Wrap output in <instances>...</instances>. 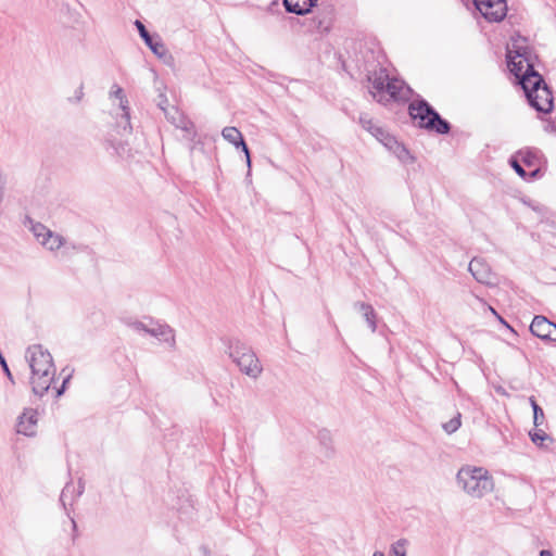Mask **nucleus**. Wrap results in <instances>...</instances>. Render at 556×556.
<instances>
[{
  "label": "nucleus",
  "mask_w": 556,
  "mask_h": 556,
  "mask_svg": "<svg viewBox=\"0 0 556 556\" xmlns=\"http://www.w3.org/2000/svg\"><path fill=\"white\" fill-rule=\"evenodd\" d=\"M110 96L112 98H116L119 100V108L122 110V115H121V121L118 122V126L123 127L124 131L131 132L132 128L130 125V113H129L128 100L124 93L123 88H121L117 85H114L112 87Z\"/></svg>",
  "instance_id": "13"
},
{
  "label": "nucleus",
  "mask_w": 556,
  "mask_h": 556,
  "mask_svg": "<svg viewBox=\"0 0 556 556\" xmlns=\"http://www.w3.org/2000/svg\"><path fill=\"white\" fill-rule=\"evenodd\" d=\"M317 1L309 3V0H283L286 11L298 15H305L311 12L312 8L315 7Z\"/></svg>",
  "instance_id": "18"
},
{
  "label": "nucleus",
  "mask_w": 556,
  "mask_h": 556,
  "mask_svg": "<svg viewBox=\"0 0 556 556\" xmlns=\"http://www.w3.org/2000/svg\"><path fill=\"white\" fill-rule=\"evenodd\" d=\"M384 92L395 102H408L413 99L414 90L402 79L392 74L384 64Z\"/></svg>",
  "instance_id": "6"
},
{
  "label": "nucleus",
  "mask_w": 556,
  "mask_h": 556,
  "mask_svg": "<svg viewBox=\"0 0 556 556\" xmlns=\"http://www.w3.org/2000/svg\"><path fill=\"white\" fill-rule=\"evenodd\" d=\"M544 412L540 406H535V409L533 412V424L535 427H539L544 421Z\"/></svg>",
  "instance_id": "31"
},
{
  "label": "nucleus",
  "mask_w": 556,
  "mask_h": 556,
  "mask_svg": "<svg viewBox=\"0 0 556 556\" xmlns=\"http://www.w3.org/2000/svg\"><path fill=\"white\" fill-rule=\"evenodd\" d=\"M384 148L391 150L403 164H410L414 162V157L410 155L409 151L389 135H384Z\"/></svg>",
  "instance_id": "15"
},
{
  "label": "nucleus",
  "mask_w": 556,
  "mask_h": 556,
  "mask_svg": "<svg viewBox=\"0 0 556 556\" xmlns=\"http://www.w3.org/2000/svg\"><path fill=\"white\" fill-rule=\"evenodd\" d=\"M157 105L163 112L168 109V101L165 94L159 96Z\"/></svg>",
  "instance_id": "35"
},
{
  "label": "nucleus",
  "mask_w": 556,
  "mask_h": 556,
  "mask_svg": "<svg viewBox=\"0 0 556 556\" xmlns=\"http://www.w3.org/2000/svg\"><path fill=\"white\" fill-rule=\"evenodd\" d=\"M460 426H462V414L457 413L452 419L444 422L442 425V428L446 433L452 434V433L456 432Z\"/></svg>",
  "instance_id": "27"
},
{
  "label": "nucleus",
  "mask_w": 556,
  "mask_h": 556,
  "mask_svg": "<svg viewBox=\"0 0 556 556\" xmlns=\"http://www.w3.org/2000/svg\"><path fill=\"white\" fill-rule=\"evenodd\" d=\"M222 136L225 140H227L229 143L233 144L236 148H241L242 152L245 155L247 165L249 168H251V155L250 150L243 139L242 134L239 131L236 127H225L222 130Z\"/></svg>",
  "instance_id": "14"
},
{
  "label": "nucleus",
  "mask_w": 556,
  "mask_h": 556,
  "mask_svg": "<svg viewBox=\"0 0 556 556\" xmlns=\"http://www.w3.org/2000/svg\"><path fill=\"white\" fill-rule=\"evenodd\" d=\"M533 336L544 340L556 342V325L544 316H535L530 325Z\"/></svg>",
  "instance_id": "8"
},
{
  "label": "nucleus",
  "mask_w": 556,
  "mask_h": 556,
  "mask_svg": "<svg viewBox=\"0 0 556 556\" xmlns=\"http://www.w3.org/2000/svg\"><path fill=\"white\" fill-rule=\"evenodd\" d=\"M518 157L520 159V161L528 167H531L533 168L530 176L531 177H535L539 173V168L536 167L538 165V151H532V150H520L518 152Z\"/></svg>",
  "instance_id": "21"
},
{
  "label": "nucleus",
  "mask_w": 556,
  "mask_h": 556,
  "mask_svg": "<svg viewBox=\"0 0 556 556\" xmlns=\"http://www.w3.org/2000/svg\"><path fill=\"white\" fill-rule=\"evenodd\" d=\"M477 10L489 22H500L507 13L506 0H473Z\"/></svg>",
  "instance_id": "7"
},
{
  "label": "nucleus",
  "mask_w": 556,
  "mask_h": 556,
  "mask_svg": "<svg viewBox=\"0 0 556 556\" xmlns=\"http://www.w3.org/2000/svg\"><path fill=\"white\" fill-rule=\"evenodd\" d=\"M508 65L516 77L520 78V85L528 98L529 93L539 91V88L545 84L543 77L533 70V66L523 59V55L517 52L516 56L508 52Z\"/></svg>",
  "instance_id": "5"
},
{
  "label": "nucleus",
  "mask_w": 556,
  "mask_h": 556,
  "mask_svg": "<svg viewBox=\"0 0 556 556\" xmlns=\"http://www.w3.org/2000/svg\"><path fill=\"white\" fill-rule=\"evenodd\" d=\"M202 551H203V554H204L205 556H208V555H210V552H208V549H207L206 547H202Z\"/></svg>",
  "instance_id": "41"
},
{
  "label": "nucleus",
  "mask_w": 556,
  "mask_h": 556,
  "mask_svg": "<svg viewBox=\"0 0 556 556\" xmlns=\"http://www.w3.org/2000/svg\"><path fill=\"white\" fill-rule=\"evenodd\" d=\"M354 308L358 311L367 323L368 328L375 332L377 329L376 313L371 305L364 302H356Z\"/></svg>",
  "instance_id": "20"
},
{
  "label": "nucleus",
  "mask_w": 556,
  "mask_h": 556,
  "mask_svg": "<svg viewBox=\"0 0 556 556\" xmlns=\"http://www.w3.org/2000/svg\"><path fill=\"white\" fill-rule=\"evenodd\" d=\"M70 379H71V375H67V376L64 378V380H63V383H62L61 388H59V389L56 390V395H58V396H60V395H62V394L64 393V391H65V387H66V383L70 381Z\"/></svg>",
  "instance_id": "36"
},
{
  "label": "nucleus",
  "mask_w": 556,
  "mask_h": 556,
  "mask_svg": "<svg viewBox=\"0 0 556 556\" xmlns=\"http://www.w3.org/2000/svg\"><path fill=\"white\" fill-rule=\"evenodd\" d=\"M314 26L320 33H327L331 27V17L314 20Z\"/></svg>",
  "instance_id": "30"
},
{
  "label": "nucleus",
  "mask_w": 556,
  "mask_h": 556,
  "mask_svg": "<svg viewBox=\"0 0 556 556\" xmlns=\"http://www.w3.org/2000/svg\"><path fill=\"white\" fill-rule=\"evenodd\" d=\"M490 309H491V313H493L494 315H497V313L495 312V309L493 307L490 306Z\"/></svg>",
  "instance_id": "43"
},
{
  "label": "nucleus",
  "mask_w": 556,
  "mask_h": 556,
  "mask_svg": "<svg viewBox=\"0 0 556 556\" xmlns=\"http://www.w3.org/2000/svg\"><path fill=\"white\" fill-rule=\"evenodd\" d=\"M148 334L167 343L172 350L176 349L175 330L169 325L150 319Z\"/></svg>",
  "instance_id": "12"
},
{
  "label": "nucleus",
  "mask_w": 556,
  "mask_h": 556,
  "mask_svg": "<svg viewBox=\"0 0 556 556\" xmlns=\"http://www.w3.org/2000/svg\"><path fill=\"white\" fill-rule=\"evenodd\" d=\"M26 361L31 369L30 383L36 395H45L54 381L55 368L48 350L35 344L26 350Z\"/></svg>",
  "instance_id": "1"
},
{
  "label": "nucleus",
  "mask_w": 556,
  "mask_h": 556,
  "mask_svg": "<svg viewBox=\"0 0 556 556\" xmlns=\"http://www.w3.org/2000/svg\"><path fill=\"white\" fill-rule=\"evenodd\" d=\"M408 542L405 539L397 540L392 544L390 556H406Z\"/></svg>",
  "instance_id": "28"
},
{
  "label": "nucleus",
  "mask_w": 556,
  "mask_h": 556,
  "mask_svg": "<svg viewBox=\"0 0 556 556\" xmlns=\"http://www.w3.org/2000/svg\"><path fill=\"white\" fill-rule=\"evenodd\" d=\"M105 149H112L114 153L119 157H125L129 154L130 149L128 148V144L122 140H112L106 139L105 140Z\"/></svg>",
  "instance_id": "25"
},
{
  "label": "nucleus",
  "mask_w": 556,
  "mask_h": 556,
  "mask_svg": "<svg viewBox=\"0 0 556 556\" xmlns=\"http://www.w3.org/2000/svg\"><path fill=\"white\" fill-rule=\"evenodd\" d=\"M456 482L472 498H481L494 489V480L484 467L463 466L456 475Z\"/></svg>",
  "instance_id": "2"
},
{
  "label": "nucleus",
  "mask_w": 556,
  "mask_h": 556,
  "mask_svg": "<svg viewBox=\"0 0 556 556\" xmlns=\"http://www.w3.org/2000/svg\"><path fill=\"white\" fill-rule=\"evenodd\" d=\"M318 438H319L320 442L326 446H328L331 442L330 432L328 430L319 431Z\"/></svg>",
  "instance_id": "34"
},
{
  "label": "nucleus",
  "mask_w": 556,
  "mask_h": 556,
  "mask_svg": "<svg viewBox=\"0 0 556 556\" xmlns=\"http://www.w3.org/2000/svg\"><path fill=\"white\" fill-rule=\"evenodd\" d=\"M359 123L365 130L370 132L379 142H382V128L368 114H362Z\"/></svg>",
  "instance_id": "22"
},
{
  "label": "nucleus",
  "mask_w": 556,
  "mask_h": 556,
  "mask_svg": "<svg viewBox=\"0 0 556 556\" xmlns=\"http://www.w3.org/2000/svg\"><path fill=\"white\" fill-rule=\"evenodd\" d=\"M164 114L167 121L175 125L177 128L189 131L190 127L192 126V123L186 119L176 106L168 108L164 111Z\"/></svg>",
  "instance_id": "19"
},
{
  "label": "nucleus",
  "mask_w": 556,
  "mask_h": 556,
  "mask_svg": "<svg viewBox=\"0 0 556 556\" xmlns=\"http://www.w3.org/2000/svg\"><path fill=\"white\" fill-rule=\"evenodd\" d=\"M529 104L538 112L548 113L553 109V93L546 84L539 91L528 94Z\"/></svg>",
  "instance_id": "9"
},
{
  "label": "nucleus",
  "mask_w": 556,
  "mask_h": 556,
  "mask_svg": "<svg viewBox=\"0 0 556 556\" xmlns=\"http://www.w3.org/2000/svg\"><path fill=\"white\" fill-rule=\"evenodd\" d=\"M135 26L144 43L156 56L164 58L167 54V49L159 35L152 36L139 20L135 21Z\"/></svg>",
  "instance_id": "10"
},
{
  "label": "nucleus",
  "mask_w": 556,
  "mask_h": 556,
  "mask_svg": "<svg viewBox=\"0 0 556 556\" xmlns=\"http://www.w3.org/2000/svg\"><path fill=\"white\" fill-rule=\"evenodd\" d=\"M72 525H73L74 532H76L77 531V525H76L74 519H72Z\"/></svg>",
  "instance_id": "40"
},
{
  "label": "nucleus",
  "mask_w": 556,
  "mask_h": 556,
  "mask_svg": "<svg viewBox=\"0 0 556 556\" xmlns=\"http://www.w3.org/2000/svg\"><path fill=\"white\" fill-rule=\"evenodd\" d=\"M511 167L515 169V172L522 178H526L527 176V173L526 170L523 169V167L520 165L519 161L516 160L515 157H511L510 161H509Z\"/></svg>",
  "instance_id": "32"
},
{
  "label": "nucleus",
  "mask_w": 556,
  "mask_h": 556,
  "mask_svg": "<svg viewBox=\"0 0 556 556\" xmlns=\"http://www.w3.org/2000/svg\"><path fill=\"white\" fill-rule=\"evenodd\" d=\"M472 277L480 283L492 285L494 275L489 264L482 257H473L468 266Z\"/></svg>",
  "instance_id": "11"
},
{
  "label": "nucleus",
  "mask_w": 556,
  "mask_h": 556,
  "mask_svg": "<svg viewBox=\"0 0 556 556\" xmlns=\"http://www.w3.org/2000/svg\"><path fill=\"white\" fill-rule=\"evenodd\" d=\"M84 87L83 85H80V87L76 90L75 92V98H76V101H80L83 96H84V91H83Z\"/></svg>",
  "instance_id": "37"
},
{
  "label": "nucleus",
  "mask_w": 556,
  "mask_h": 556,
  "mask_svg": "<svg viewBox=\"0 0 556 556\" xmlns=\"http://www.w3.org/2000/svg\"><path fill=\"white\" fill-rule=\"evenodd\" d=\"M227 353L242 374L253 379L261 376L263 366L254 351L245 343L239 340H229Z\"/></svg>",
  "instance_id": "4"
},
{
  "label": "nucleus",
  "mask_w": 556,
  "mask_h": 556,
  "mask_svg": "<svg viewBox=\"0 0 556 556\" xmlns=\"http://www.w3.org/2000/svg\"><path fill=\"white\" fill-rule=\"evenodd\" d=\"M24 226L29 227L36 240L40 243V240L46 237V232L51 230L39 222H35L31 217L25 216Z\"/></svg>",
  "instance_id": "24"
},
{
  "label": "nucleus",
  "mask_w": 556,
  "mask_h": 556,
  "mask_svg": "<svg viewBox=\"0 0 556 556\" xmlns=\"http://www.w3.org/2000/svg\"><path fill=\"white\" fill-rule=\"evenodd\" d=\"M529 435L531 438V441L538 446H543L544 441H552L551 437L541 429L530 431Z\"/></svg>",
  "instance_id": "29"
},
{
  "label": "nucleus",
  "mask_w": 556,
  "mask_h": 556,
  "mask_svg": "<svg viewBox=\"0 0 556 556\" xmlns=\"http://www.w3.org/2000/svg\"><path fill=\"white\" fill-rule=\"evenodd\" d=\"M130 327L136 331H143L148 333L150 325H147L143 321L136 320L130 324Z\"/></svg>",
  "instance_id": "33"
},
{
  "label": "nucleus",
  "mask_w": 556,
  "mask_h": 556,
  "mask_svg": "<svg viewBox=\"0 0 556 556\" xmlns=\"http://www.w3.org/2000/svg\"><path fill=\"white\" fill-rule=\"evenodd\" d=\"M40 244L51 252L58 251L61 248L68 249L66 239L52 230L46 232V237L40 240Z\"/></svg>",
  "instance_id": "17"
},
{
  "label": "nucleus",
  "mask_w": 556,
  "mask_h": 556,
  "mask_svg": "<svg viewBox=\"0 0 556 556\" xmlns=\"http://www.w3.org/2000/svg\"><path fill=\"white\" fill-rule=\"evenodd\" d=\"M529 402H530V405H531L533 410L535 409V406H539V404L536 403L534 396H530L529 397Z\"/></svg>",
  "instance_id": "38"
},
{
  "label": "nucleus",
  "mask_w": 556,
  "mask_h": 556,
  "mask_svg": "<svg viewBox=\"0 0 556 556\" xmlns=\"http://www.w3.org/2000/svg\"><path fill=\"white\" fill-rule=\"evenodd\" d=\"M37 424L36 412L30 409L18 418L17 432L24 435H33Z\"/></svg>",
  "instance_id": "16"
},
{
  "label": "nucleus",
  "mask_w": 556,
  "mask_h": 556,
  "mask_svg": "<svg viewBox=\"0 0 556 556\" xmlns=\"http://www.w3.org/2000/svg\"><path fill=\"white\" fill-rule=\"evenodd\" d=\"M83 492H84V484H83L81 480H79V486H78L77 492L75 491V486L72 483H67L61 492L60 502L62 503V505L65 508L66 504H67V500H70L72 503L76 497H79L83 494Z\"/></svg>",
  "instance_id": "23"
},
{
  "label": "nucleus",
  "mask_w": 556,
  "mask_h": 556,
  "mask_svg": "<svg viewBox=\"0 0 556 556\" xmlns=\"http://www.w3.org/2000/svg\"><path fill=\"white\" fill-rule=\"evenodd\" d=\"M368 81L371 83V86L369 87V93L372 96V98L378 102H382V77L377 76V73L375 72V78L371 81V78L368 77Z\"/></svg>",
  "instance_id": "26"
},
{
  "label": "nucleus",
  "mask_w": 556,
  "mask_h": 556,
  "mask_svg": "<svg viewBox=\"0 0 556 556\" xmlns=\"http://www.w3.org/2000/svg\"><path fill=\"white\" fill-rule=\"evenodd\" d=\"M408 115L415 125L430 132L445 135L451 130V125L443 119L440 114L419 96L410 100L408 104Z\"/></svg>",
  "instance_id": "3"
},
{
  "label": "nucleus",
  "mask_w": 556,
  "mask_h": 556,
  "mask_svg": "<svg viewBox=\"0 0 556 556\" xmlns=\"http://www.w3.org/2000/svg\"><path fill=\"white\" fill-rule=\"evenodd\" d=\"M540 556H553V555H552V552H551V551H548V549H543V551H541Z\"/></svg>",
  "instance_id": "39"
},
{
  "label": "nucleus",
  "mask_w": 556,
  "mask_h": 556,
  "mask_svg": "<svg viewBox=\"0 0 556 556\" xmlns=\"http://www.w3.org/2000/svg\"><path fill=\"white\" fill-rule=\"evenodd\" d=\"M374 556H382V552H380V551H376V552H375V554H374Z\"/></svg>",
  "instance_id": "42"
}]
</instances>
